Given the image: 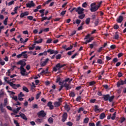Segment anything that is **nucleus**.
<instances>
[{"instance_id":"obj_24","label":"nucleus","mask_w":126,"mask_h":126,"mask_svg":"<svg viewBox=\"0 0 126 126\" xmlns=\"http://www.w3.org/2000/svg\"><path fill=\"white\" fill-rule=\"evenodd\" d=\"M69 96L70 97H75V93H74V92L70 91Z\"/></svg>"},{"instance_id":"obj_49","label":"nucleus","mask_w":126,"mask_h":126,"mask_svg":"<svg viewBox=\"0 0 126 126\" xmlns=\"http://www.w3.org/2000/svg\"><path fill=\"white\" fill-rule=\"evenodd\" d=\"M82 111H84V108L81 107L78 110V113L79 114L80 112H82Z\"/></svg>"},{"instance_id":"obj_43","label":"nucleus","mask_w":126,"mask_h":126,"mask_svg":"<svg viewBox=\"0 0 126 126\" xmlns=\"http://www.w3.org/2000/svg\"><path fill=\"white\" fill-rule=\"evenodd\" d=\"M73 48L72 45H70V46L67 48H66L65 51H69V50H71Z\"/></svg>"},{"instance_id":"obj_26","label":"nucleus","mask_w":126,"mask_h":126,"mask_svg":"<svg viewBox=\"0 0 126 126\" xmlns=\"http://www.w3.org/2000/svg\"><path fill=\"white\" fill-rule=\"evenodd\" d=\"M42 42H43V39L40 38L38 40L35 41V44H41V43H42Z\"/></svg>"},{"instance_id":"obj_12","label":"nucleus","mask_w":126,"mask_h":126,"mask_svg":"<svg viewBox=\"0 0 126 126\" xmlns=\"http://www.w3.org/2000/svg\"><path fill=\"white\" fill-rule=\"evenodd\" d=\"M48 62H49V59L47 58L44 62L43 63L41 62L40 63L41 66H45L47 64V63H48Z\"/></svg>"},{"instance_id":"obj_21","label":"nucleus","mask_w":126,"mask_h":126,"mask_svg":"<svg viewBox=\"0 0 126 126\" xmlns=\"http://www.w3.org/2000/svg\"><path fill=\"white\" fill-rule=\"evenodd\" d=\"M55 107H60L61 106V102L59 101H56L54 102Z\"/></svg>"},{"instance_id":"obj_14","label":"nucleus","mask_w":126,"mask_h":126,"mask_svg":"<svg viewBox=\"0 0 126 126\" xmlns=\"http://www.w3.org/2000/svg\"><path fill=\"white\" fill-rule=\"evenodd\" d=\"M27 51H24L21 53L22 57H24V59H27L28 58V56H27Z\"/></svg>"},{"instance_id":"obj_23","label":"nucleus","mask_w":126,"mask_h":126,"mask_svg":"<svg viewBox=\"0 0 126 126\" xmlns=\"http://www.w3.org/2000/svg\"><path fill=\"white\" fill-rule=\"evenodd\" d=\"M48 123H49L50 124H53L54 123V119H53V118L52 117H50L48 119Z\"/></svg>"},{"instance_id":"obj_61","label":"nucleus","mask_w":126,"mask_h":126,"mask_svg":"<svg viewBox=\"0 0 126 126\" xmlns=\"http://www.w3.org/2000/svg\"><path fill=\"white\" fill-rule=\"evenodd\" d=\"M66 12V10L63 11L61 13V15H62V16H63V15H64V14H65Z\"/></svg>"},{"instance_id":"obj_9","label":"nucleus","mask_w":126,"mask_h":126,"mask_svg":"<svg viewBox=\"0 0 126 126\" xmlns=\"http://www.w3.org/2000/svg\"><path fill=\"white\" fill-rule=\"evenodd\" d=\"M63 87H65L66 90H70V89H71V87L67 83H64L63 84Z\"/></svg>"},{"instance_id":"obj_38","label":"nucleus","mask_w":126,"mask_h":126,"mask_svg":"<svg viewBox=\"0 0 126 126\" xmlns=\"http://www.w3.org/2000/svg\"><path fill=\"white\" fill-rule=\"evenodd\" d=\"M117 112H115L113 114L112 117H111V120H112V121H114V120H115V119H116V114Z\"/></svg>"},{"instance_id":"obj_48","label":"nucleus","mask_w":126,"mask_h":126,"mask_svg":"<svg viewBox=\"0 0 126 126\" xmlns=\"http://www.w3.org/2000/svg\"><path fill=\"white\" fill-rule=\"evenodd\" d=\"M40 95H41V92L38 93L36 94V99L37 100H38V99H39V98H40Z\"/></svg>"},{"instance_id":"obj_42","label":"nucleus","mask_w":126,"mask_h":126,"mask_svg":"<svg viewBox=\"0 0 126 126\" xmlns=\"http://www.w3.org/2000/svg\"><path fill=\"white\" fill-rule=\"evenodd\" d=\"M87 39H90V34H88L87 35L85 36V38H84V40H87Z\"/></svg>"},{"instance_id":"obj_50","label":"nucleus","mask_w":126,"mask_h":126,"mask_svg":"<svg viewBox=\"0 0 126 126\" xmlns=\"http://www.w3.org/2000/svg\"><path fill=\"white\" fill-rule=\"evenodd\" d=\"M74 50H73L72 51H69L67 52V55H68V56H71V55H72V53H74Z\"/></svg>"},{"instance_id":"obj_53","label":"nucleus","mask_w":126,"mask_h":126,"mask_svg":"<svg viewBox=\"0 0 126 126\" xmlns=\"http://www.w3.org/2000/svg\"><path fill=\"white\" fill-rule=\"evenodd\" d=\"M76 56H78V53H76L73 56H72L71 58L72 59V60H73V59H74Z\"/></svg>"},{"instance_id":"obj_29","label":"nucleus","mask_w":126,"mask_h":126,"mask_svg":"<svg viewBox=\"0 0 126 126\" xmlns=\"http://www.w3.org/2000/svg\"><path fill=\"white\" fill-rule=\"evenodd\" d=\"M23 91H25V92H27V93H28V92H29V90H28V88H27V87L24 86L23 87Z\"/></svg>"},{"instance_id":"obj_1","label":"nucleus","mask_w":126,"mask_h":126,"mask_svg":"<svg viewBox=\"0 0 126 126\" xmlns=\"http://www.w3.org/2000/svg\"><path fill=\"white\" fill-rule=\"evenodd\" d=\"M8 77H5L4 78V81L8 83V84H9L10 86H11L12 88L13 89H17V88H19L20 87L21 85L20 84H15L11 82H9V81H7V79Z\"/></svg>"},{"instance_id":"obj_2","label":"nucleus","mask_w":126,"mask_h":126,"mask_svg":"<svg viewBox=\"0 0 126 126\" xmlns=\"http://www.w3.org/2000/svg\"><path fill=\"white\" fill-rule=\"evenodd\" d=\"M104 101H109V102H113L114 98H115V95H112V96H110V94H103V97H102Z\"/></svg>"},{"instance_id":"obj_32","label":"nucleus","mask_w":126,"mask_h":126,"mask_svg":"<svg viewBox=\"0 0 126 126\" xmlns=\"http://www.w3.org/2000/svg\"><path fill=\"white\" fill-rule=\"evenodd\" d=\"M84 17H85V14H82L78 16V18H79V19H83Z\"/></svg>"},{"instance_id":"obj_46","label":"nucleus","mask_w":126,"mask_h":126,"mask_svg":"<svg viewBox=\"0 0 126 126\" xmlns=\"http://www.w3.org/2000/svg\"><path fill=\"white\" fill-rule=\"evenodd\" d=\"M47 19H48V17H43L42 18H41V22H43L44 20H47Z\"/></svg>"},{"instance_id":"obj_30","label":"nucleus","mask_w":126,"mask_h":126,"mask_svg":"<svg viewBox=\"0 0 126 126\" xmlns=\"http://www.w3.org/2000/svg\"><path fill=\"white\" fill-rule=\"evenodd\" d=\"M118 62H119V60L117 58H115L113 59L112 63H118Z\"/></svg>"},{"instance_id":"obj_20","label":"nucleus","mask_w":126,"mask_h":126,"mask_svg":"<svg viewBox=\"0 0 126 126\" xmlns=\"http://www.w3.org/2000/svg\"><path fill=\"white\" fill-rule=\"evenodd\" d=\"M20 117L23 120H25V121H27V117H26V116L25 115V114L22 113L21 114H20Z\"/></svg>"},{"instance_id":"obj_51","label":"nucleus","mask_w":126,"mask_h":126,"mask_svg":"<svg viewBox=\"0 0 126 126\" xmlns=\"http://www.w3.org/2000/svg\"><path fill=\"white\" fill-rule=\"evenodd\" d=\"M76 101H77V102H80V101H81V96H78L76 98Z\"/></svg>"},{"instance_id":"obj_39","label":"nucleus","mask_w":126,"mask_h":126,"mask_svg":"<svg viewBox=\"0 0 126 126\" xmlns=\"http://www.w3.org/2000/svg\"><path fill=\"white\" fill-rule=\"evenodd\" d=\"M8 19V17H7L5 19V20L3 21V24L4 25H7V20Z\"/></svg>"},{"instance_id":"obj_62","label":"nucleus","mask_w":126,"mask_h":126,"mask_svg":"<svg viewBox=\"0 0 126 126\" xmlns=\"http://www.w3.org/2000/svg\"><path fill=\"white\" fill-rule=\"evenodd\" d=\"M34 100V97L32 96V97L29 98L28 101L29 102H32V101H33Z\"/></svg>"},{"instance_id":"obj_28","label":"nucleus","mask_w":126,"mask_h":126,"mask_svg":"<svg viewBox=\"0 0 126 126\" xmlns=\"http://www.w3.org/2000/svg\"><path fill=\"white\" fill-rule=\"evenodd\" d=\"M88 122H89V118H85L84 120L83 123L84 124H88Z\"/></svg>"},{"instance_id":"obj_13","label":"nucleus","mask_w":126,"mask_h":126,"mask_svg":"<svg viewBox=\"0 0 126 126\" xmlns=\"http://www.w3.org/2000/svg\"><path fill=\"white\" fill-rule=\"evenodd\" d=\"M47 107H49L50 110H53L54 109V105H52V103L51 101H49L48 102Z\"/></svg>"},{"instance_id":"obj_22","label":"nucleus","mask_w":126,"mask_h":126,"mask_svg":"<svg viewBox=\"0 0 126 126\" xmlns=\"http://www.w3.org/2000/svg\"><path fill=\"white\" fill-rule=\"evenodd\" d=\"M101 109H99V106L98 105L94 106V112H100Z\"/></svg>"},{"instance_id":"obj_37","label":"nucleus","mask_w":126,"mask_h":126,"mask_svg":"<svg viewBox=\"0 0 126 126\" xmlns=\"http://www.w3.org/2000/svg\"><path fill=\"white\" fill-rule=\"evenodd\" d=\"M36 45L35 43L33 44L32 45V47H30L29 48V50H34L35 49V45Z\"/></svg>"},{"instance_id":"obj_54","label":"nucleus","mask_w":126,"mask_h":126,"mask_svg":"<svg viewBox=\"0 0 126 126\" xmlns=\"http://www.w3.org/2000/svg\"><path fill=\"white\" fill-rule=\"evenodd\" d=\"M52 43V38L48 39L46 41V44H51Z\"/></svg>"},{"instance_id":"obj_55","label":"nucleus","mask_w":126,"mask_h":126,"mask_svg":"<svg viewBox=\"0 0 126 126\" xmlns=\"http://www.w3.org/2000/svg\"><path fill=\"white\" fill-rule=\"evenodd\" d=\"M95 83V81H93L89 83V85L90 86H92V85H94Z\"/></svg>"},{"instance_id":"obj_36","label":"nucleus","mask_w":126,"mask_h":126,"mask_svg":"<svg viewBox=\"0 0 126 126\" xmlns=\"http://www.w3.org/2000/svg\"><path fill=\"white\" fill-rule=\"evenodd\" d=\"M7 104V98H6L4 100V103L3 104V106H4V107H5Z\"/></svg>"},{"instance_id":"obj_5","label":"nucleus","mask_w":126,"mask_h":126,"mask_svg":"<svg viewBox=\"0 0 126 126\" xmlns=\"http://www.w3.org/2000/svg\"><path fill=\"white\" fill-rule=\"evenodd\" d=\"M76 12H77L78 14H83L84 13V9L83 8L78 7L76 9Z\"/></svg>"},{"instance_id":"obj_34","label":"nucleus","mask_w":126,"mask_h":126,"mask_svg":"<svg viewBox=\"0 0 126 126\" xmlns=\"http://www.w3.org/2000/svg\"><path fill=\"white\" fill-rule=\"evenodd\" d=\"M90 23V18H88L86 20V24L87 25H89Z\"/></svg>"},{"instance_id":"obj_17","label":"nucleus","mask_w":126,"mask_h":126,"mask_svg":"<svg viewBox=\"0 0 126 126\" xmlns=\"http://www.w3.org/2000/svg\"><path fill=\"white\" fill-rule=\"evenodd\" d=\"M25 72H26V69H24L23 70H21L20 73L23 76H25V75H27V74H26Z\"/></svg>"},{"instance_id":"obj_7","label":"nucleus","mask_w":126,"mask_h":126,"mask_svg":"<svg viewBox=\"0 0 126 126\" xmlns=\"http://www.w3.org/2000/svg\"><path fill=\"white\" fill-rule=\"evenodd\" d=\"M35 6V3L33 0L31 1L30 3H28L26 4V7L31 8V7H34Z\"/></svg>"},{"instance_id":"obj_4","label":"nucleus","mask_w":126,"mask_h":126,"mask_svg":"<svg viewBox=\"0 0 126 126\" xmlns=\"http://www.w3.org/2000/svg\"><path fill=\"white\" fill-rule=\"evenodd\" d=\"M99 9L98 6H96V3H92L91 4V9L90 10L92 12H95V11H97Z\"/></svg>"},{"instance_id":"obj_59","label":"nucleus","mask_w":126,"mask_h":126,"mask_svg":"<svg viewBox=\"0 0 126 126\" xmlns=\"http://www.w3.org/2000/svg\"><path fill=\"white\" fill-rule=\"evenodd\" d=\"M33 17L32 16H30L27 17V19H29V20H33Z\"/></svg>"},{"instance_id":"obj_64","label":"nucleus","mask_w":126,"mask_h":126,"mask_svg":"<svg viewBox=\"0 0 126 126\" xmlns=\"http://www.w3.org/2000/svg\"><path fill=\"white\" fill-rule=\"evenodd\" d=\"M118 77H122V76H123V73L121 72H119L118 73Z\"/></svg>"},{"instance_id":"obj_31","label":"nucleus","mask_w":126,"mask_h":126,"mask_svg":"<svg viewBox=\"0 0 126 126\" xmlns=\"http://www.w3.org/2000/svg\"><path fill=\"white\" fill-rule=\"evenodd\" d=\"M0 64L1 65H4V64H5V62H4L1 58H0Z\"/></svg>"},{"instance_id":"obj_3","label":"nucleus","mask_w":126,"mask_h":126,"mask_svg":"<svg viewBox=\"0 0 126 126\" xmlns=\"http://www.w3.org/2000/svg\"><path fill=\"white\" fill-rule=\"evenodd\" d=\"M64 66H66V64H63L62 65H61V63H58L55 66H54L53 68V71H55V72H57L58 70H61V69L62 67H63Z\"/></svg>"},{"instance_id":"obj_60","label":"nucleus","mask_w":126,"mask_h":126,"mask_svg":"<svg viewBox=\"0 0 126 126\" xmlns=\"http://www.w3.org/2000/svg\"><path fill=\"white\" fill-rule=\"evenodd\" d=\"M63 82H69V78H67L65 79L64 80H63Z\"/></svg>"},{"instance_id":"obj_41","label":"nucleus","mask_w":126,"mask_h":126,"mask_svg":"<svg viewBox=\"0 0 126 126\" xmlns=\"http://www.w3.org/2000/svg\"><path fill=\"white\" fill-rule=\"evenodd\" d=\"M125 121H126V118L122 117L121 118L120 124H123V123H124V122H125Z\"/></svg>"},{"instance_id":"obj_45","label":"nucleus","mask_w":126,"mask_h":126,"mask_svg":"<svg viewBox=\"0 0 126 126\" xmlns=\"http://www.w3.org/2000/svg\"><path fill=\"white\" fill-rule=\"evenodd\" d=\"M33 109H39V106H38L37 104H33L32 105Z\"/></svg>"},{"instance_id":"obj_40","label":"nucleus","mask_w":126,"mask_h":126,"mask_svg":"<svg viewBox=\"0 0 126 126\" xmlns=\"http://www.w3.org/2000/svg\"><path fill=\"white\" fill-rule=\"evenodd\" d=\"M24 63V61H23V60H20L17 63V64H20L21 65L23 63Z\"/></svg>"},{"instance_id":"obj_25","label":"nucleus","mask_w":126,"mask_h":126,"mask_svg":"<svg viewBox=\"0 0 126 126\" xmlns=\"http://www.w3.org/2000/svg\"><path fill=\"white\" fill-rule=\"evenodd\" d=\"M119 37L120 35L118 34V32H116L114 36V39H115V40H118Z\"/></svg>"},{"instance_id":"obj_52","label":"nucleus","mask_w":126,"mask_h":126,"mask_svg":"<svg viewBox=\"0 0 126 126\" xmlns=\"http://www.w3.org/2000/svg\"><path fill=\"white\" fill-rule=\"evenodd\" d=\"M99 23V19H97L95 20V22H94V25L95 26H97L98 24Z\"/></svg>"},{"instance_id":"obj_18","label":"nucleus","mask_w":126,"mask_h":126,"mask_svg":"<svg viewBox=\"0 0 126 126\" xmlns=\"http://www.w3.org/2000/svg\"><path fill=\"white\" fill-rule=\"evenodd\" d=\"M64 109L65 110L67 111V112H69V111H70V108L69 107V105H67V104L66 103L64 106Z\"/></svg>"},{"instance_id":"obj_8","label":"nucleus","mask_w":126,"mask_h":126,"mask_svg":"<svg viewBox=\"0 0 126 126\" xmlns=\"http://www.w3.org/2000/svg\"><path fill=\"white\" fill-rule=\"evenodd\" d=\"M37 115L39 117H42L43 118H44V117H45L47 114H46V113H45V111H44L43 110H41L38 113Z\"/></svg>"},{"instance_id":"obj_16","label":"nucleus","mask_w":126,"mask_h":126,"mask_svg":"<svg viewBox=\"0 0 126 126\" xmlns=\"http://www.w3.org/2000/svg\"><path fill=\"white\" fill-rule=\"evenodd\" d=\"M93 37H91L89 38V40H87L85 42H84V43L85 45H87V44H88V43H90V42H91L92 41H93Z\"/></svg>"},{"instance_id":"obj_57","label":"nucleus","mask_w":126,"mask_h":126,"mask_svg":"<svg viewBox=\"0 0 126 126\" xmlns=\"http://www.w3.org/2000/svg\"><path fill=\"white\" fill-rule=\"evenodd\" d=\"M66 125L67 126H72L73 124H72L71 122H68L66 123Z\"/></svg>"},{"instance_id":"obj_11","label":"nucleus","mask_w":126,"mask_h":126,"mask_svg":"<svg viewBox=\"0 0 126 126\" xmlns=\"http://www.w3.org/2000/svg\"><path fill=\"white\" fill-rule=\"evenodd\" d=\"M124 17H123V16H119V17L116 19V21L118 23H122Z\"/></svg>"},{"instance_id":"obj_63","label":"nucleus","mask_w":126,"mask_h":126,"mask_svg":"<svg viewBox=\"0 0 126 126\" xmlns=\"http://www.w3.org/2000/svg\"><path fill=\"white\" fill-rule=\"evenodd\" d=\"M80 22H81V20H79V19H77L76 20V24H80Z\"/></svg>"},{"instance_id":"obj_6","label":"nucleus","mask_w":126,"mask_h":126,"mask_svg":"<svg viewBox=\"0 0 126 126\" xmlns=\"http://www.w3.org/2000/svg\"><path fill=\"white\" fill-rule=\"evenodd\" d=\"M47 53H49L50 55H57V54H59V51H55L54 50H52V49H49L47 51Z\"/></svg>"},{"instance_id":"obj_47","label":"nucleus","mask_w":126,"mask_h":126,"mask_svg":"<svg viewBox=\"0 0 126 126\" xmlns=\"http://www.w3.org/2000/svg\"><path fill=\"white\" fill-rule=\"evenodd\" d=\"M25 95L22 93V92H21L18 94V97H24Z\"/></svg>"},{"instance_id":"obj_56","label":"nucleus","mask_w":126,"mask_h":126,"mask_svg":"<svg viewBox=\"0 0 126 126\" xmlns=\"http://www.w3.org/2000/svg\"><path fill=\"white\" fill-rule=\"evenodd\" d=\"M14 123L16 125V126H20L19 123L16 120H14Z\"/></svg>"},{"instance_id":"obj_15","label":"nucleus","mask_w":126,"mask_h":126,"mask_svg":"<svg viewBox=\"0 0 126 126\" xmlns=\"http://www.w3.org/2000/svg\"><path fill=\"white\" fill-rule=\"evenodd\" d=\"M105 118H106V114H105V113H102L101 114H100V120H103V119H105Z\"/></svg>"},{"instance_id":"obj_44","label":"nucleus","mask_w":126,"mask_h":126,"mask_svg":"<svg viewBox=\"0 0 126 126\" xmlns=\"http://www.w3.org/2000/svg\"><path fill=\"white\" fill-rule=\"evenodd\" d=\"M113 28L115 29V30H118V29H119V25L117 24L114 25Z\"/></svg>"},{"instance_id":"obj_19","label":"nucleus","mask_w":126,"mask_h":126,"mask_svg":"<svg viewBox=\"0 0 126 126\" xmlns=\"http://www.w3.org/2000/svg\"><path fill=\"white\" fill-rule=\"evenodd\" d=\"M48 71H49V68H46V69L45 70H42L41 73L40 74H42V73H44V74H46L47 73H48Z\"/></svg>"},{"instance_id":"obj_58","label":"nucleus","mask_w":126,"mask_h":126,"mask_svg":"<svg viewBox=\"0 0 126 126\" xmlns=\"http://www.w3.org/2000/svg\"><path fill=\"white\" fill-rule=\"evenodd\" d=\"M82 7L85 8L87 7V3L86 2L83 3L82 4Z\"/></svg>"},{"instance_id":"obj_35","label":"nucleus","mask_w":126,"mask_h":126,"mask_svg":"<svg viewBox=\"0 0 126 126\" xmlns=\"http://www.w3.org/2000/svg\"><path fill=\"white\" fill-rule=\"evenodd\" d=\"M56 60H61V59H62V55L58 54V55H56Z\"/></svg>"},{"instance_id":"obj_10","label":"nucleus","mask_w":126,"mask_h":126,"mask_svg":"<svg viewBox=\"0 0 126 126\" xmlns=\"http://www.w3.org/2000/svg\"><path fill=\"white\" fill-rule=\"evenodd\" d=\"M66 119H67V113H64L62 116V122L63 123H64V122L66 121Z\"/></svg>"},{"instance_id":"obj_33","label":"nucleus","mask_w":126,"mask_h":126,"mask_svg":"<svg viewBox=\"0 0 126 126\" xmlns=\"http://www.w3.org/2000/svg\"><path fill=\"white\" fill-rule=\"evenodd\" d=\"M96 45V43L94 42L93 44H90V49H93L94 48V46Z\"/></svg>"},{"instance_id":"obj_27","label":"nucleus","mask_w":126,"mask_h":126,"mask_svg":"<svg viewBox=\"0 0 126 126\" xmlns=\"http://www.w3.org/2000/svg\"><path fill=\"white\" fill-rule=\"evenodd\" d=\"M97 63H98L99 64H103V63H103V61H102L100 59H97Z\"/></svg>"}]
</instances>
